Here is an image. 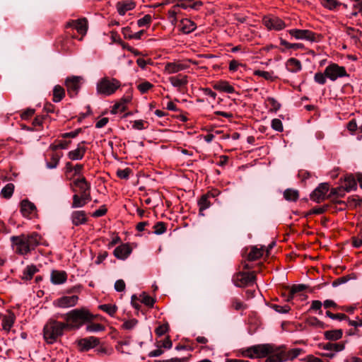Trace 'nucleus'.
Listing matches in <instances>:
<instances>
[{
	"mask_svg": "<svg viewBox=\"0 0 362 362\" xmlns=\"http://www.w3.org/2000/svg\"><path fill=\"white\" fill-rule=\"evenodd\" d=\"M131 173L132 170L129 168H127L125 169L117 170L116 174L120 179L127 180Z\"/></svg>",
	"mask_w": 362,
	"mask_h": 362,
	"instance_id": "48",
	"label": "nucleus"
},
{
	"mask_svg": "<svg viewBox=\"0 0 362 362\" xmlns=\"http://www.w3.org/2000/svg\"><path fill=\"white\" fill-rule=\"evenodd\" d=\"M121 86V82L115 78L104 76L96 84L97 94L110 96L114 94Z\"/></svg>",
	"mask_w": 362,
	"mask_h": 362,
	"instance_id": "5",
	"label": "nucleus"
},
{
	"mask_svg": "<svg viewBox=\"0 0 362 362\" xmlns=\"http://www.w3.org/2000/svg\"><path fill=\"white\" fill-rule=\"evenodd\" d=\"M116 7L119 14L124 16L127 11L134 8L135 3L132 1H122L117 3Z\"/></svg>",
	"mask_w": 362,
	"mask_h": 362,
	"instance_id": "23",
	"label": "nucleus"
},
{
	"mask_svg": "<svg viewBox=\"0 0 362 362\" xmlns=\"http://www.w3.org/2000/svg\"><path fill=\"white\" fill-rule=\"evenodd\" d=\"M99 344L100 339L93 336L82 338L77 341V345L80 351H88L97 347Z\"/></svg>",
	"mask_w": 362,
	"mask_h": 362,
	"instance_id": "12",
	"label": "nucleus"
},
{
	"mask_svg": "<svg viewBox=\"0 0 362 362\" xmlns=\"http://www.w3.org/2000/svg\"><path fill=\"white\" fill-rule=\"evenodd\" d=\"M256 276L254 272H238L233 276V281L237 287H245L255 284Z\"/></svg>",
	"mask_w": 362,
	"mask_h": 362,
	"instance_id": "8",
	"label": "nucleus"
},
{
	"mask_svg": "<svg viewBox=\"0 0 362 362\" xmlns=\"http://www.w3.org/2000/svg\"><path fill=\"white\" fill-rule=\"evenodd\" d=\"M343 320L346 321L349 325L353 326L354 330L362 326V319L357 318L356 320H350L345 314L341 313V321Z\"/></svg>",
	"mask_w": 362,
	"mask_h": 362,
	"instance_id": "39",
	"label": "nucleus"
},
{
	"mask_svg": "<svg viewBox=\"0 0 362 362\" xmlns=\"http://www.w3.org/2000/svg\"><path fill=\"white\" fill-rule=\"evenodd\" d=\"M288 32L291 37L296 40H304L310 42L317 40L318 35L309 30L291 29Z\"/></svg>",
	"mask_w": 362,
	"mask_h": 362,
	"instance_id": "10",
	"label": "nucleus"
},
{
	"mask_svg": "<svg viewBox=\"0 0 362 362\" xmlns=\"http://www.w3.org/2000/svg\"><path fill=\"white\" fill-rule=\"evenodd\" d=\"M188 68L187 64L180 62H168L165 65L164 71L168 74H175Z\"/></svg>",
	"mask_w": 362,
	"mask_h": 362,
	"instance_id": "20",
	"label": "nucleus"
},
{
	"mask_svg": "<svg viewBox=\"0 0 362 362\" xmlns=\"http://www.w3.org/2000/svg\"><path fill=\"white\" fill-rule=\"evenodd\" d=\"M267 101L274 111H277L281 107L280 103H278L274 98H268Z\"/></svg>",
	"mask_w": 362,
	"mask_h": 362,
	"instance_id": "63",
	"label": "nucleus"
},
{
	"mask_svg": "<svg viewBox=\"0 0 362 362\" xmlns=\"http://www.w3.org/2000/svg\"><path fill=\"white\" fill-rule=\"evenodd\" d=\"M99 308L110 316H113L117 310V307L115 305L112 304L100 305Z\"/></svg>",
	"mask_w": 362,
	"mask_h": 362,
	"instance_id": "40",
	"label": "nucleus"
},
{
	"mask_svg": "<svg viewBox=\"0 0 362 362\" xmlns=\"http://www.w3.org/2000/svg\"><path fill=\"white\" fill-rule=\"evenodd\" d=\"M16 317L13 313H8L1 317V325L4 330L9 332L13 325Z\"/></svg>",
	"mask_w": 362,
	"mask_h": 362,
	"instance_id": "26",
	"label": "nucleus"
},
{
	"mask_svg": "<svg viewBox=\"0 0 362 362\" xmlns=\"http://www.w3.org/2000/svg\"><path fill=\"white\" fill-rule=\"evenodd\" d=\"M198 205H199L200 211L208 209L210 206V202L209 201V196L207 194L202 195L198 202Z\"/></svg>",
	"mask_w": 362,
	"mask_h": 362,
	"instance_id": "42",
	"label": "nucleus"
},
{
	"mask_svg": "<svg viewBox=\"0 0 362 362\" xmlns=\"http://www.w3.org/2000/svg\"><path fill=\"white\" fill-rule=\"evenodd\" d=\"M168 329H169L168 324H167V323L163 324V325H159L156 329L155 332L158 337H160V336L163 335L164 334H165L168 331Z\"/></svg>",
	"mask_w": 362,
	"mask_h": 362,
	"instance_id": "57",
	"label": "nucleus"
},
{
	"mask_svg": "<svg viewBox=\"0 0 362 362\" xmlns=\"http://www.w3.org/2000/svg\"><path fill=\"white\" fill-rule=\"evenodd\" d=\"M20 206L21 212L23 217L30 219L37 216L36 206L28 199H23L21 202Z\"/></svg>",
	"mask_w": 362,
	"mask_h": 362,
	"instance_id": "13",
	"label": "nucleus"
},
{
	"mask_svg": "<svg viewBox=\"0 0 362 362\" xmlns=\"http://www.w3.org/2000/svg\"><path fill=\"white\" fill-rule=\"evenodd\" d=\"M214 88L227 93H233L235 92L234 88L230 85L228 81H221L214 85Z\"/></svg>",
	"mask_w": 362,
	"mask_h": 362,
	"instance_id": "29",
	"label": "nucleus"
},
{
	"mask_svg": "<svg viewBox=\"0 0 362 362\" xmlns=\"http://www.w3.org/2000/svg\"><path fill=\"white\" fill-rule=\"evenodd\" d=\"M264 250L262 247L258 248L256 246H254L251 248L250 252L247 255V260L249 261H255L263 255Z\"/></svg>",
	"mask_w": 362,
	"mask_h": 362,
	"instance_id": "32",
	"label": "nucleus"
},
{
	"mask_svg": "<svg viewBox=\"0 0 362 362\" xmlns=\"http://www.w3.org/2000/svg\"><path fill=\"white\" fill-rule=\"evenodd\" d=\"M34 113H35L34 109L28 108L26 110H25L23 112H22V114L21 115V117L23 119H28L31 116H33L34 115Z\"/></svg>",
	"mask_w": 362,
	"mask_h": 362,
	"instance_id": "64",
	"label": "nucleus"
},
{
	"mask_svg": "<svg viewBox=\"0 0 362 362\" xmlns=\"http://www.w3.org/2000/svg\"><path fill=\"white\" fill-rule=\"evenodd\" d=\"M141 301L148 307H153L155 303V299L151 296L147 295L146 293H143L140 296Z\"/></svg>",
	"mask_w": 362,
	"mask_h": 362,
	"instance_id": "46",
	"label": "nucleus"
},
{
	"mask_svg": "<svg viewBox=\"0 0 362 362\" xmlns=\"http://www.w3.org/2000/svg\"><path fill=\"white\" fill-rule=\"evenodd\" d=\"M138 321L136 320L132 319L124 322L122 327L126 329H132L136 325Z\"/></svg>",
	"mask_w": 362,
	"mask_h": 362,
	"instance_id": "61",
	"label": "nucleus"
},
{
	"mask_svg": "<svg viewBox=\"0 0 362 362\" xmlns=\"http://www.w3.org/2000/svg\"><path fill=\"white\" fill-rule=\"evenodd\" d=\"M271 308L276 312L281 314H285L289 312L291 307L288 305H280L277 304H272Z\"/></svg>",
	"mask_w": 362,
	"mask_h": 362,
	"instance_id": "47",
	"label": "nucleus"
},
{
	"mask_svg": "<svg viewBox=\"0 0 362 362\" xmlns=\"http://www.w3.org/2000/svg\"><path fill=\"white\" fill-rule=\"evenodd\" d=\"M352 245L356 248H359L362 246V229L357 236L352 238Z\"/></svg>",
	"mask_w": 362,
	"mask_h": 362,
	"instance_id": "53",
	"label": "nucleus"
},
{
	"mask_svg": "<svg viewBox=\"0 0 362 362\" xmlns=\"http://www.w3.org/2000/svg\"><path fill=\"white\" fill-rule=\"evenodd\" d=\"M61 157H62V155H59L57 153H52L50 160L47 162V164H46L47 168H49V169H54V168H57Z\"/></svg>",
	"mask_w": 362,
	"mask_h": 362,
	"instance_id": "36",
	"label": "nucleus"
},
{
	"mask_svg": "<svg viewBox=\"0 0 362 362\" xmlns=\"http://www.w3.org/2000/svg\"><path fill=\"white\" fill-rule=\"evenodd\" d=\"M152 20L151 16L149 14L145 15L143 18L137 21V25L139 27H143L148 25L151 23Z\"/></svg>",
	"mask_w": 362,
	"mask_h": 362,
	"instance_id": "50",
	"label": "nucleus"
},
{
	"mask_svg": "<svg viewBox=\"0 0 362 362\" xmlns=\"http://www.w3.org/2000/svg\"><path fill=\"white\" fill-rule=\"evenodd\" d=\"M83 78L81 76H73L67 77L65 80V86L70 97H75L78 95Z\"/></svg>",
	"mask_w": 362,
	"mask_h": 362,
	"instance_id": "9",
	"label": "nucleus"
},
{
	"mask_svg": "<svg viewBox=\"0 0 362 362\" xmlns=\"http://www.w3.org/2000/svg\"><path fill=\"white\" fill-rule=\"evenodd\" d=\"M130 31V28L127 27V28H124L122 29V33L124 34V37L125 38H127V39H136V40H139L141 37L142 35L144 33V30H140L139 32H136V33H134L132 35H129L127 36V32H129Z\"/></svg>",
	"mask_w": 362,
	"mask_h": 362,
	"instance_id": "41",
	"label": "nucleus"
},
{
	"mask_svg": "<svg viewBox=\"0 0 362 362\" xmlns=\"http://www.w3.org/2000/svg\"><path fill=\"white\" fill-rule=\"evenodd\" d=\"M71 185L78 187L79 192L86 191L87 189H90V184L88 182L86 178L83 176L74 180Z\"/></svg>",
	"mask_w": 362,
	"mask_h": 362,
	"instance_id": "28",
	"label": "nucleus"
},
{
	"mask_svg": "<svg viewBox=\"0 0 362 362\" xmlns=\"http://www.w3.org/2000/svg\"><path fill=\"white\" fill-rule=\"evenodd\" d=\"M357 188V180L352 174H346L344 176L343 181L341 180V189L346 192L355 190Z\"/></svg>",
	"mask_w": 362,
	"mask_h": 362,
	"instance_id": "16",
	"label": "nucleus"
},
{
	"mask_svg": "<svg viewBox=\"0 0 362 362\" xmlns=\"http://www.w3.org/2000/svg\"><path fill=\"white\" fill-rule=\"evenodd\" d=\"M12 246L16 253L26 255L40 244L41 237L35 232L11 237Z\"/></svg>",
	"mask_w": 362,
	"mask_h": 362,
	"instance_id": "2",
	"label": "nucleus"
},
{
	"mask_svg": "<svg viewBox=\"0 0 362 362\" xmlns=\"http://www.w3.org/2000/svg\"><path fill=\"white\" fill-rule=\"evenodd\" d=\"M72 199L71 208L73 209L81 208L88 204L78 194H74Z\"/></svg>",
	"mask_w": 362,
	"mask_h": 362,
	"instance_id": "37",
	"label": "nucleus"
},
{
	"mask_svg": "<svg viewBox=\"0 0 362 362\" xmlns=\"http://www.w3.org/2000/svg\"><path fill=\"white\" fill-rule=\"evenodd\" d=\"M263 24L269 30H281L286 26L285 23L279 17L275 16H264L262 19Z\"/></svg>",
	"mask_w": 362,
	"mask_h": 362,
	"instance_id": "11",
	"label": "nucleus"
},
{
	"mask_svg": "<svg viewBox=\"0 0 362 362\" xmlns=\"http://www.w3.org/2000/svg\"><path fill=\"white\" fill-rule=\"evenodd\" d=\"M254 75L261 76L265 78L267 81H274L275 77L273 75L272 72H269L266 71L256 70L254 72Z\"/></svg>",
	"mask_w": 362,
	"mask_h": 362,
	"instance_id": "45",
	"label": "nucleus"
},
{
	"mask_svg": "<svg viewBox=\"0 0 362 362\" xmlns=\"http://www.w3.org/2000/svg\"><path fill=\"white\" fill-rule=\"evenodd\" d=\"M342 204L349 209H356L362 206V198L358 195H352L347 198L346 202L341 201V206Z\"/></svg>",
	"mask_w": 362,
	"mask_h": 362,
	"instance_id": "24",
	"label": "nucleus"
},
{
	"mask_svg": "<svg viewBox=\"0 0 362 362\" xmlns=\"http://www.w3.org/2000/svg\"><path fill=\"white\" fill-rule=\"evenodd\" d=\"M315 82H317V83L319 84H324L326 81V78H327L324 74L321 73V72H317L315 74Z\"/></svg>",
	"mask_w": 362,
	"mask_h": 362,
	"instance_id": "59",
	"label": "nucleus"
},
{
	"mask_svg": "<svg viewBox=\"0 0 362 362\" xmlns=\"http://www.w3.org/2000/svg\"><path fill=\"white\" fill-rule=\"evenodd\" d=\"M125 287V283L122 279L117 280L115 283V289L118 292L124 291Z\"/></svg>",
	"mask_w": 362,
	"mask_h": 362,
	"instance_id": "60",
	"label": "nucleus"
},
{
	"mask_svg": "<svg viewBox=\"0 0 362 362\" xmlns=\"http://www.w3.org/2000/svg\"><path fill=\"white\" fill-rule=\"evenodd\" d=\"M65 328H68L66 323L57 320L49 321L43 329L45 341L49 344H53L59 337L63 334Z\"/></svg>",
	"mask_w": 362,
	"mask_h": 362,
	"instance_id": "4",
	"label": "nucleus"
},
{
	"mask_svg": "<svg viewBox=\"0 0 362 362\" xmlns=\"http://www.w3.org/2000/svg\"><path fill=\"white\" fill-rule=\"evenodd\" d=\"M14 191V185L8 183L1 191V194L6 199H9L13 195Z\"/></svg>",
	"mask_w": 362,
	"mask_h": 362,
	"instance_id": "38",
	"label": "nucleus"
},
{
	"mask_svg": "<svg viewBox=\"0 0 362 362\" xmlns=\"http://www.w3.org/2000/svg\"><path fill=\"white\" fill-rule=\"evenodd\" d=\"M86 329L88 332H98L105 329V327L100 323H91L86 326Z\"/></svg>",
	"mask_w": 362,
	"mask_h": 362,
	"instance_id": "44",
	"label": "nucleus"
},
{
	"mask_svg": "<svg viewBox=\"0 0 362 362\" xmlns=\"http://www.w3.org/2000/svg\"><path fill=\"white\" fill-rule=\"evenodd\" d=\"M180 6H177V4L176 3L170 10L168 11L169 18L170 19L173 24L176 23L177 22V14L180 12Z\"/></svg>",
	"mask_w": 362,
	"mask_h": 362,
	"instance_id": "43",
	"label": "nucleus"
},
{
	"mask_svg": "<svg viewBox=\"0 0 362 362\" xmlns=\"http://www.w3.org/2000/svg\"><path fill=\"white\" fill-rule=\"evenodd\" d=\"M329 185L327 182L320 184L315 190L310 194V199L317 203L325 200L326 198H330L332 195L337 194L338 187L332 188L330 192Z\"/></svg>",
	"mask_w": 362,
	"mask_h": 362,
	"instance_id": "7",
	"label": "nucleus"
},
{
	"mask_svg": "<svg viewBox=\"0 0 362 362\" xmlns=\"http://www.w3.org/2000/svg\"><path fill=\"white\" fill-rule=\"evenodd\" d=\"M169 81L171 85L175 88H181L187 85L188 83L187 76L186 75L181 74L170 77Z\"/></svg>",
	"mask_w": 362,
	"mask_h": 362,
	"instance_id": "27",
	"label": "nucleus"
},
{
	"mask_svg": "<svg viewBox=\"0 0 362 362\" xmlns=\"http://www.w3.org/2000/svg\"><path fill=\"white\" fill-rule=\"evenodd\" d=\"M78 300V297L76 295L64 296L55 300L53 304L56 307L67 308L76 305Z\"/></svg>",
	"mask_w": 362,
	"mask_h": 362,
	"instance_id": "14",
	"label": "nucleus"
},
{
	"mask_svg": "<svg viewBox=\"0 0 362 362\" xmlns=\"http://www.w3.org/2000/svg\"><path fill=\"white\" fill-rule=\"evenodd\" d=\"M86 141H83L78 144L77 148L74 150L70 151L68 153V158L71 160H81L86 151V148L82 144H85Z\"/></svg>",
	"mask_w": 362,
	"mask_h": 362,
	"instance_id": "19",
	"label": "nucleus"
},
{
	"mask_svg": "<svg viewBox=\"0 0 362 362\" xmlns=\"http://www.w3.org/2000/svg\"><path fill=\"white\" fill-rule=\"evenodd\" d=\"M196 28V24L189 19L185 18L180 21V29L184 33H190L194 31Z\"/></svg>",
	"mask_w": 362,
	"mask_h": 362,
	"instance_id": "30",
	"label": "nucleus"
},
{
	"mask_svg": "<svg viewBox=\"0 0 362 362\" xmlns=\"http://www.w3.org/2000/svg\"><path fill=\"white\" fill-rule=\"evenodd\" d=\"M286 66L287 70L292 73H296L299 71L302 68L300 62L295 58H290L288 59Z\"/></svg>",
	"mask_w": 362,
	"mask_h": 362,
	"instance_id": "31",
	"label": "nucleus"
},
{
	"mask_svg": "<svg viewBox=\"0 0 362 362\" xmlns=\"http://www.w3.org/2000/svg\"><path fill=\"white\" fill-rule=\"evenodd\" d=\"M95 352L99 356L110 355L112 353V349L104 346H100L95 349Z\"/></svg>",
	"mask_w": 362,
	"mask_h": 362,
	"instance_id": "56",
	"label": "nucleus"
},
{
	"mask_svg": "<svg viewBox=\"0 0 362 362\" xmlns=\"http://www.w3.org/2000/svg\"><path fill=\"white\" fill-rule=\"evenodd\" d=\"M132 249L131 246L127 244H121L117 246L113 252L115 257L119 259L124 260L132 253Z\"/></svg>",
	"mask_w": 362,
	"mask_h": 362,
	"instance_id": "17",
	"label": "nucleus"
},
{
	"mask_svg": "<svg viewBox=\"0 0 362 362\" xmlns=\"http://www.w3.org/2000/svg\"><path fill=\"white\" fill-rule=\"evenodd\" d=\"M155 231L154 233L157 235H161L164 233L166 230V226L165 224L163 222H158L154 226Z\"/></svg>",
	"mask_w": 362,
	"mask_h": 362,
	"instance_id": "54",
	"label": "nucleus"
},
{
	"mask_svg": "<svg viewBox=\"0 0 362 362\" xmlns=\"http://www.w3.org/2000/svg\"><path fill=\"white\" fill-rule=\"evenodd\" d=\"M153 87V84L148 81H144L137 86V88L141 93H145Z\"/></svg>",
	"mask_w": 362,
	"mask_h": 362,
	"instance_id": "49",
	"label": "nucleus"
},
{
	"mask_svg": "<svg viewBox=\"0 0 362 362\" xmlns=\"http://www.w3.org/2000/svg\"><path fill=\"white\" fill-rule=\"evenodd\" d=\"M50 278L52 284H62L66 281L67 275L64 271L53 270L51 273Z\"/></svg>",
	"mask_w": 362,
	"mask_h": 362,
	"instance_id": "25",
	"label": "nucleus"
},
{
	"mask_svg": "<svg viewBox=\"0 0 362 362\" xmlns=\"http://www.w3.org/2000/svg\"><path fill=\"white\" fill-rule=\"evenodd\" d=\"M38 271L36 266L28 265L23 272L22 279L25 280H30L34 274Z\"/></svg>",
	"mask_w": 362,
	"mask_h": 362,
	"instance_id": "34",
	"label": "nucleus"
},
{
	"mask_svg": "<svg viewBox=\"0 0 362 362\" xmlns=\"http://www.w3.org/2000/svg\"><path fill=\"white\" fill-rule=\"evenodd\" d=\"M325 74L327 78L334 81L339 77V66L337 64H331L326 67Z\"/></svg>",
	"mask_w": 362,
	"mask_h": 362,
	"instance_id": "22",
	"label": "nucleus"
},
{
	"mask_svg": "<svg viewBox=\"0 0 362 362\" xmlns=\"http://www.w3.org/2000/svg\"><path fill=\"white\" fill-rule=\"evenodd\" d=\"M62 317L66 321L68 328L78 329L86 322H91L94 317L86 308L74 309Z\"/></svg>",
	"mask_w": 362,
	"mask_h": 362,
	"instance_id": "3",
	"label": "nucleus"
},
{
	"mask_svg": "<svg viewBox=\"0 0 362 362\" xmlns=\"http://www.w3.org/2000/svg\"><path fill=\"white\" fill-rule=\"evenodd\" d=\"M346 128L351 132V134H353L358 128L356 120L353 119L351 121H349L346 125Z\"/></svg>",
	"mask_w": 362,
	"mask_h": 362,
	"instance_id": "62",
	"label": "nucleus"
},
{
	"mask_svg": "<svg viewBox=\"0 0 362 362\" xmlns=\"http://www.w3.org/2000/svg\"><path fill=\"white\" fill-rule=\"evenodd\" d=\"M231 305L236 310H245L247 308L246 305L237 298L232 299Z\"/></svg>",
	"mask_w": 362,
	"mask_h": 362,
	"instance_id": "51",
	"label": "nucleus"
},
{
	"mask_svg": "<svg viewBox=\"0 0 362 362\" xmlns=\"http://www.w3.org/2000/svg\"><path fill=\"white\" fill-rule=\"evenodd\" d=\"M272 128L275 131L281 132L284 129L281 120L279 119H273L272 120Z\"/></svg>",
	"mask_w": 362,
	"mask_h": 362,
	"instance_id": "52",
	"label": "nucleus"
},
{
	"mask_svg": "<svg viewBox=\"0 0 362 362\" xmlns=\"http://www.w3.org/2000/svg\"><path fill=\"white\" fill-rule=\"evenodd\" d=\"M322 4L330 10L335 8L338 4L337 0H322Z\"/></svg>",
	"mask_w": 362,
	"mask_h": 362,
	"instance_id": "58",
	"label": "nucleus"
},
{
	"mask_svg": "<svg viewBox=\"0 0 362 362\" xmlns=\"http://www.w3.org/2000/svg\"><path fill=\"white\" fill-rule=\"evenodd\" d=\"M65 96V91L63 87L57 85L53 89V101L54 103L60 102Z\"/></svg>",
	"mask_w": 362,
	"mask_h": 362,
	"instance_id": "33",
	"label": "nucleus"
},
{
	"mask_svg": "<svg viewBox=\"0 0 362 362\" xmlns=\"http://www.w3.org/2000/svg\"><path fill=\"white\" fill-rule=\"evenodd\" d=\"M177 6L183 9H194L199 10L200 7L202 6V2L201 1H194V0H176Z\"/></svg>",
	"mask_w": 362,
	"mask_h": 362,
	"instance_id": "21",
	"label": "nucleus"
},
{
	"mask_svg": "<svg viewBox=\"0 0 362 362\" xmlns=\"http://www.w3.org/2000/svg\"><path fill=\"white\" fill-rule=\"evenodd\" d=\"M325 337L329 341L321 345L322 349L325 351L322 355L332 358L339 351V344L336 342L339 339V330L327 331L325 332Z\"/></svg>",
	"mask_w": 362,
	"mask_h": 362,
	"instance_id": "6",
	"label": "nucleus"
},
{
	"mask_svg": "<svg viewBox=\"0 0 362 362\" xmlns=\"http://www.w3.org/2000/svg\"><path fill=\"white\" fill-rule=\"evenodd\" d=\"M243 354L250 358L268 356L265 362H284L296 358L300 354V349H292L287 351L284 346H276L264 344L248 347L243 351Z\"/></svg>",
	"mask_w": 362,
	"mask_h": 362,
	"instance_id": "1",
	"label": "nucleus"
},
{
	"mask_svg": "<svg viewBox=\"0 0 362 362\" xmlns=\"http://www.w3.org/2000/svg\"><path fill=\"white\" fill-rule=\"evenodd\" d=\"M66 28H73L82 35H85L88 30V21L86 18H79L78 20H71L67 22Z\"/></svg>",
	"mask_w": 362,
	"mask_h": 362,
	"instance_id": "15",
	"label": "nucleus"
},
{
	"mask_svg": "<svg viewBox=\"0 0 362 362\" xmlns=\"http://www.w3.org/2000/svg\"><path fill=\"white\" fill-rule=\"evenodd\" d=\"M127 107L124 105V103H122V102L117 103L114 105L112 107V110H111L112 114H116L118 112H124L126 110Z\"/></svg>",
	"mask_w": 362,
	"mask_h": 362,
	"instance_id": "55",
	"label": "nucleus"
},
{
	"mask_svg": "<svg viewBox=\"0 0 362 362\" xmlns=\"http://www.w3.org/2000/svg\"><path fill=\"white\" fill-rule=\"evenodd\" d=\"M284 197L288 201L295 202L298 199L299 194L297 190L287 189L284 192Z\"/></svg>",
	"mask_w": 362,
	"mask_h": 362,
	"instance_id": "35",
	"label": "nucleus"
},
{
	"mask_svg": "<svg viewBox=\"0 0 362 362\" xmlns=\"http://www.w3.org/2000/svg\"><path fill=\"white\" fill-rule=\"evenodd\" d=\"M71 220L75 226L85 224L88 221L87 214L83 210L74 211L71 214Z\"/></svg>",
	"mask_w": 362,
	"mask_h": 362,
	"instance_id": "18",
	"label": "nucleus"
}]
</instances>
